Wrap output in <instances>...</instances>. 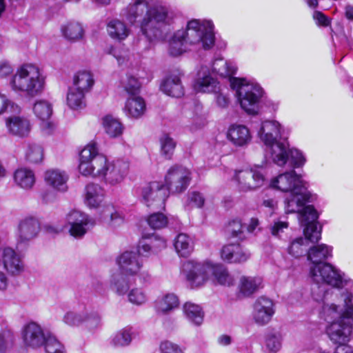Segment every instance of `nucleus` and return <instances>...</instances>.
<instances>
[{
  "mask_svg": "<svg viewBox=\"0 0 353 353\" xmlns=\"http://www.w3.org/2000/svg\"><path fill=\"white\" fill-rule=\"evenodd\" d=\"M121 15L134 25L139 19L140 32L150 42L165 39L179 12L159 0H132Z\"/></svg>",
  "mask_w": 353,
  "mask_h": 353,
  "instance_id": "1",
  "label": "nucleus"
},
{
  "mask_svg": "<svg viewBox=\"0 0 353 353\" xmlns=\"http://www.w3.org/2000/svg\"><path fill=\"white\" fill-rule=\"evenodd\" d=\"M343 296L342 305H323L321 316L329 323L325 332L330 340L337 345L336 353H353V347L347 345L353 329V295L347 292Z\"/></svg>",
  "mask_w": 353,
  "mask_h": 353,
  "instance_id": "2",
  "label": "nucleus"
},
{
  "mask_svg": "<svg viewBox=\"0 0 353 353\" xmlns=\"http://www.w3.org/2000/svg\"><path fill=\"white\" fill-rule=\"evenodd\" d=\"M214 24L211 20L191 19L185 29L175 31L168 39V52L172 57H178L188 51L189 46L195 49H211L215 42Z\"/></svg>",
  "mask_w": 353,
  "mask_h": 353,
  "instance_id": "3",
  "label": "nucleus"
},
{
  "mask_svg": "<svg viewBox=\"0 0 353 353\" xmlns=\"http://www.w3.org/2000/svg\"><path fill=\"white\" fill-rule=\"evenodd\" d=\"M212 69L220 77L229 78L230 86L236 91L237 100L245 112L253 115L259 112L265 92L258 83L245 78L233 77L237 70L236 65L223 58L214 61Z\"/></svg>",
  "mask_w": 353,
  "mask_h": 353,
  "instance_id": "4",
  "label": "nucleus"
},
{
  "mask_svg": "<svg viewBox=\"0 0 353 353\" xmlns=\"http://www.w3.org/2000/svg\"><path fill=\"white\" fill-rule=\"evenodd\" d=\"M316 199L315 194L308 191L305 185L299 190L290 192L284 200V209L287 214L297 213L301 225L304 227L303 233L312 241L321 237V226L317 220L319 214L312 205Z\"/></svg>",
  "mask_w": 353,
  "mask_h": 353,
  "instance_id": "5",
  "label": "nucleus"
},
{
  "mask_svg": "<svg viewBox=\"0 0 353 353\" xmlns=\"http://www.w3.org/2000/svg\"><path fill=\"white\" fill-rule=\"evenodd\" d=\"M309 277L314 283L312 288V299L323 305L330 304L329 301L333 296V290L327 286L341 289L352 283L344 272L330 263L309 268Z\"/></svg>",
  "mask_w": 353,
  "mask_h": 353,
  "instance_id": "6",
  "label": "nucleus"
},
{
  "mask_svg": "<svg viewBox=\"0 0 353 353\" xmlns=\"http://www.w3.org/2000/svg\"><path fill=\"white\" fill-rule=\"evenodd\" d=\"M182 271L190 282L192 288L202 285L213 274L219 283L224 285H233L234 279L222 266H213L209 263H200L188 261L183 263Z\"/></svg>",
  "mask_w": 353,
  "mask_h": 353,
  "instance_id": "7",
  "label": "nucleus"
},
{
  "mask_svg": "<svg viewBox=\"0 0 353 353\" xmlns=\"http://www.w3.org/2000/svg\"><path fill=\"white\" fill-rule=\"evenodd\" d=\"M9 85L14 92L34 97L43 92L45 79L37 66L24 64L10 78Z\"/></svg>",
  "mask_w": 353,
  "mask_h": 353,
  "instance_id": "8",
  "label": "nucleus"
},
{
  "mask_svg": "<svg viewBox=\"0 0 353 353\" xmlns=\"http://www.w3.org/2000/svg\"><path fill=\"white\" fill-rule=\"evenodd\" d=\"M104 162L105 156L99 152L96 143H91L80 152L79 170L83 176L98 177Z\"/></svg>",
  "mask_w": 353,
  "mask_h": 353,
  "instance_id": "9",
  "label": "nucleus"
},
{
  "mask_svg": "<svg viewBox=\"0 0 353 353\" xmlns=\"http://www.w3.org/2000/svg\"><path fill=\"white\" fill-rule=\"evenodd\" d=\"M234 179L239 191L256 190L263 185L265 171L263 165H254L250 169L235 171Z\"/></svg>",
  "mask_w": 353,
  "mask_h": 353,
  "instance_id": "10",
  "label": "nucleus"
},
{
  "mask_svg": "<svg viewBox=\"0 0 353 353\" xmlns=\"http://www.w3.org/2000/svg\"><path fill=\"white\" fill-rule=\"evenodd\" d=\"M190 175V171L182 165H175L170 168L164 179L168 194H179L186 190L191 180Z\"/></svg>",
  "mask_w": 353,
  "mask_h": 353,
  "instance_id": "11",
  "label": "nucleus"
},
{
  "mask_svg": "<svg viewBox=\"0 0 353 353\" xmlns=\"http://www.w3.org/2000/svg\"><path fill=\"white\" fill-rule=\"evenodd\" d=\"M94 221L84 212L74 210L66 215L65 227L69 233L75 238H81L88 230L93 227Z\"/></svg>",
  "mask_w": 353,
  "mask_h": 353,
  "instance_id": "12",
  "label": "nucleus"
},
{
  "mask_svg": "<svg viewBox=\"0 0 353 353\" xmlns=\"http://www.w3.org/2000/svg\"><path fill=\"white\" fill-rule=\"evenodd\" d=\"M306 183L301 175L294 170H290L279 174L270 181V187L283 192H291L304 188Z\"/></svg>",
  "mask_w": 353,
  "mask_h": 353,
  "instance_id": "13",
  "label": "nucleus"
},
{
  "mask_svg": "<svg viewBox=\"0 0 353 353\" xmlns=\"http://www.w3.org/2000/svg\"><path fill=\"white\" fill-rule=\"evenodd\" d=\"M129 165L122 160L108 162L105 157L104 165L99 171L98 177L103 178L107 183L115 185L121 183L127 174Z\"/></svg>",
  "mask_w": 353,
  "mask_h": 353,
  "instance_id": "14",
  "label": "nucleus"
},
{
  "mask_svg": "<svg viewBox=\"0 0 353 353\" xmlns=\"http://www.w3.org/2000/svg\"><path fill=\"white\" fill-rule=\"evenodd\" d=\"M63 321L70 326H79L85 323L87 326L93 328L100 324L101 316L97 312L90 311L88 307L85 306L82 310L77 312H66L63 317Z\"/></svg>",
  "mask_w": 353,
  "mask_h": 353,
  "instance_id": "15",
  "label": "nucleus"
},
{
  "mask_svg": "<svg viewBox=\"0 0 353 353\" xmlns=\"http://www.w3.org/2000/svg\"><path fill=\"white\" fill-rule=\"evenodd\" d=\"M41 230L39 220L34 216H26L21 219L17 229V246L28 245L36 238Z\"/></svg>",
  "mask_w": 353,
  "mask_h": 353,
  "instance_id": "16",
  "label": "nucleus"
},
{
  "mask_svg": "<svg viewBox=\"0 0 353 353\" xmlns=\"http://www.w3.org/2000/svg\"><path fill=\"white\" fill-rule=\"evenodd\" d=\"M142 198L147 206L154 205L157 208H164L165 201L168 196L164 185L153 181L143 188Z\"/></svg>",
  "mask_w": 353,
  "mask_h": 353,
  "instance_id": "17",
  "label": "nucleus"
},
{
  "mask_svg": "<svg viewBox=\"0 0 353 353\" xmlns=\"http://www.w3.org/2000/svg\"><path fill=\"white\" fill-rule=\"evenodd\" d=\"M194 88L197 92L217 93L220 91V84L217 79L212 77L208 66L201 65L194 81Z\"/></svg>",
  "mask_w": 353,
  "mask_h": 353,
  "instance_id": "18",
  "label": "nucleus"
},
{
  "mask_svg": "<svg viewBox=\"0 0 353 353\" xmlns=\"http://www.w3.org/2000/svg\"><path fill=\"white\" fill-rule=\"evenodd\" d=\"M1 261L5 270L12 276L20 274L24 270L21 256L14 249L5 247L1 250Z\"/></svg>",
  "mask_w": 353,
  "mask_h": 353,
  "instance_id": "19",
  "label": "nucleus"
},
{
  "mask_svg": "<svg viewBox=\"0 0 353 353\" xmlns=\"http://www.w3.org/2000/svg\"><path fill=\"white\" fill-rule=\"evenodd\" d=\"M139 254L137 251H126L121 254L117 259L121 273L128 276L137 274L142 267V262L139 260Z\"/></svg>",
  "mask_w": 353,
  "mask_h": 353,
  "instance_id": "20",
  "label": "nucleus"
},
{
  "mask_svg": "<svg viewBox=\"0 0 353 353\" xmlns=\"http://www.w3.org/2000/svg\"><path fill=\"white\" fill-rule=\"evenodd\" d=\"M274 304L271 299L261 296L254 305L253 318L256 323L260 325L267 324L274 314Z\"/></svg>",
  "mask_w": 353,
  "mask_h": 353,
  "instance_id": "21",
  "label": "nucleus"
},
{
  "mask_svg": "<svg viewBox=\"0 0 353 353\" xmlns=\"http://www.w3.org/2000/svg\"><path fill=\"white\" fill-rule=\"evenodd\" d=\"M268 158L278 166H284L289 160V144L286 141L278 140L265 145Z\"/></svg>",
  "mask_w": 353,
  "mask_h": 353,
  "instance_id": "22",
  "label": "nucleus"
},
{
  "mask_svg": "<svg viewBox=\"0 0 353 353\" xmlns=\"http://www.w3.org/2000/svg\"><path fill=\"white\" fill-rule=\"evenodd\" d=\"M8 133L19 138L28 137L31 131L30 121L23 117L12 116L6 119Z\"/></svg>",
  "mask_w": 353,
  "mask_h": 353,
  "instance_id": "23",
  "label": "nucleus"
},
{
  "mask_svg": "<svg viewBox=\"0 0 353 353\" xmlns=\"http://www.w3.org/2000/svg\"><path fill=\"white\" fill-rule=\"evenodd\" d=\"M221 259L230 263H241L248 260L250 253L239 243H231L223 247Z\"/></svg>",
  "mask_w": 353,
  "mask_h": 353,
  "instance_id": "24",
  "label": "nucleus"
},
{
  "mask_svg": "<svg viewBox=\"0 0 353 353\" xmlns=\"http://www.w3.org/2000/svg\"><path fill=\"white\" fill-rule=\"evenodd\" d=\"M281 130V126L278 121L266 120L261 123L258 134L261 141L267 145L279 140Z\"/></svg>",
  "mask_w": 353,
  "mask_h": 353,
  "instance_id": "25",
  "label": "nucleus"
},
{
  "mask_svg": "<svg viewBox=\"0 0 353 353\" xmlns=\"http://www.w3.org/2000/svg\"><path fill=\"white\" fill-rule=\"evenodd\" d=\"M22 334L24 343L33 348L43 345L46 338L41 326L34 322L26 325Z\"/></svg>",
  "mask_w": 353,
  "mask_h": 353,
  "instance_id": "26",
  "label": "nucleus"
},
{
  "mask_svg": "<svg viewBox=\"0 0 353 353\" xmlns=\"http://www.w3.org/2000/svg\"><path fill=\"white\" fill-rule=\"evenodd\" d=\"M332 247L326 244H319L310 247L307 252V260L310 261L309 268L319 263H328L327 260L332 257Z\"/></svg>",
  "mask_w": 353,
  "mask_h": 353,
  "instance_id": "27",
  "label": "nucleus"
},
{
  "mask_svg": "<svg viewBox=\"0 0 353 353\" xmlns=\"http://www.w3.org/2000/svg\"><path fill=\"white\" fill-rule=\"evenodd\" d=\"M181 74L178 72L166 77L161 84V90L168 96L181 97L184 94L183 87L181 81Z\"/></svg>",
  "mask_w": 353,
  "mask_h": 353,
  "instance_id": "28",
  "label": "nucleus"
},
{
  "mask_svg": "<svg viewBox=\"0 0 353 353\" xmlns=\"http://www.w3.org/2000/svg\"><path fill=\"white\" fill-rule=\"evenodd\" d=\"M33 111L36 117L42 121V129L50 133L53 125L49 121L52 114V104L46 100H39L35 102Z\"/></svg>",
  "mask_w": 353,
  "mask_h": 353,
  "instance_id": "29",
  "label": "nucleus"
},
{
  "mask_svg": "<svg viewBox=\"0 0 353 353\" xmlns=\"http://www.w3.org/2000/svg\"><path fill=\"white\" fill-rule=\"evenodd\" d=\"M228 139L236 146L243 147L247 145L252 139L249 129L243 125L233 124L230 126Z\"/></svg>",
  "mask_w": 353,
  "mask_h": 353,
  "instance_id": "30",
  "label": "nucleus"
},
{
  "mask_svg": "<svg viewBox=\"0 0 353 353\" xmlns=\"http://www.w3.org/2000/svg\"><path fill=\"white\" fill-rule=\"evenodd\" d=\"M166 247V241L164 239L152 236L149 238H143L138 244V251L141 256H148L151 254H155Z\"/></svg>",
  "mask_w": 353,
  "mask_h": 353,
  "instance_id": "31",
  "label": "nucleus"
},
{
  "mask_svg": "<svg viewBox=\"0 0 353 353\" xmlns=\"http://www.w3.org/2000/svg\"><path fill=\"white\" fill-rule=\"evenodd\" d=\"M44 179L46 183L54 189L65 192L68 189V175L65 172L59 170L52 169L45 172Z\"/></svg>",
  "mask_w": 353,
  "mask_h": 353,
  "instance_id": "32",
  "label": "nucleus"
},
{
  "mask_svg": "<svg viewBox=\"0 0 353 353\" xmlns=\"http://www.w3.org/2000/svg\"><path fill=\"white\" fill-rule=\"evenodd\" d=\"M105 191L98 184L89 183L85 188V203L90 208H98L104 199Z\"/></svg>",
  "mask_w": 353,
  "mask_h": 353,
  "instance_id": "33",
  "label": "nucleus"
},
{
  "mask_svg": "<svg viewBox=\"0 0 353 353\" xmlns=\"http://www.w3.org/2000/svg\"><path fill=\"white\" fill-rule=\"evenodd\" d=\"M179 305V299L174 294H167L155 301L154 309L158 314H168L177 308Z\"/></svg>",
  "mask_w": 353,
  "mask_h": 353,
  "instance_id": "34",
  "label": "nucleus"
},
{
  "mask_svg": "<svg viewBox=\"0 0 353 353\" xmlns=\"http://www.w3.org/2000/svg\"><path fill=\"white\" fill-rule=\"evenodd\" d=\"M146 110L145 103L140 97H131L125 102L124 111L128 117L139 119Z\"/></svg>",
  "mask_w": 353,
  "mask_h": 353,
  "instance_id": "35",
  "label": "nucleus"
},
{
  "mask_svg": "<svg viewBox=\"0 0 353 353\" xmlns=\"http://www.w3.org/2000/svg\"><path fill=\"white\" fill-rule=\"evenodd\" d=\"M109 36L119 41L125 39L130 34V29L126 24L119 19H112L107 25Z\"/></svg>",
  "mask_w": 353,
  "mask_h": 353,
  "instance_id": "36",
  "label": "nucleus"
},
{
  "mask_svg": "<svg viewBox=\"0 0 353 353\" xmlns=\"http://www.w3.org/2000/svg\"><path fill=\"white\" fill-rule=\"evenodd\" d=\"M261 285L262 279L260 277L243 276L239 284V292L244 296H249L256 292Z\"/></svg>",
  "mask_w": 353,
  "mask_h": 353,
  "instance_id": "37",
  "label": "nucleus"
},
{
  "mask_svg": "<svg viewBox=\"0 0 353 353\" xmlns=\"http://www.w3.org/2000/svg\"><path fill=\"white\" fill-rule=\"evenodd\" d=\"M183 310L186 319L190 323L196 326L202 324L204 312L199 305L191 302H186L183 305Z\"/></svg>",
  "mask_w": 353,
  "mask_h": 353,
  "instance_id": "38",
  "label": "nucleus"
},
{
  "mask_svg": "<svg viewBox=\"0 0 353 353\" xmlns=\"http://www.w3.org/2000/svg\"><path fill=\"white\" fill-rule=\"evenodd\" d=\"M94 82L93 76L90 72L87 70L79 71L74 76L72 87L87 93L93 86Z\"/></svg>",
  "mask_w": 353,
  "mask_h": 353,
  "instance_id": "39",
  "label": "nucleus"
},
{
  "mask_svg": "<svg viewBox=\"0 0 353 353\" xmlns=\"http://www.w3.org/2000/svg\"><path fill=\"white\" fill-rule=\"evenodd\" d=\"M15 183L21 188L31 189L35 183V176L32 170L28 168H19L14 172Z\"/></svg>",
  "mask_w": 353,
  "mask_h": 353,
  "instance_id": "40",
  "label": "nucleus"
},
{
  "mask_svg": "<svg viewBox=\"0 0 353 353\" xmlns=\"http://www.w3.org/2000/svg\"><path fill=\"white\" fill-rule=\"evenodd\" d=\"M103 127L105 133L111 138L120 137L124 130L121 122L112 115H106L103 118Z\"/></svg>",
  "mask_w": 353,
  "mask_h": 353,
  "instance_id": "41",
  "label": "nucleus"
},
{
  "mask_svg": "<svg viewBox=\"0 0 353 353\" xmlns=\"http://www.w3.org/2000/svg\"><path fill=\"white\" fill-rule=\"evenodd\" d=\"M174 246L180 256L188 257L193 251L192 239L185 234L181 233L175 238Z\"/></svg>",
  "mask_w": 353,
  "mask_h": 353,
  "instance_id": "42",
  "label": "nucleus"
},
{
  "mask_svg": "<svg viewBox=\"0 0 353 353\" xmlns=\"http://www.w3.org/2000/svg\"><path fill=\"white\" fill-rule=\"evenodd\" d=\"M86 93L73 87L68 89L66 101L70 109L81 110L85 106V95Z\"/></svg>",
  "mask_w": 353,
  "mask_h": 353,
  "instance_id": "43",
  "label": "nucleus"
},
{
  "mask_svg": "<svg viewBox=\"0 0 353 353\" xmlns=\"http://www.w3.org/2000/svg\"><path fill=\"white\" fill-rule=\"evenodd\" d=\"M305 237H299L293 240L288 247V253L295 257L298 258L303 256L307 250V243H317L318 241H312L304 234Z\"/></svg>",
  "mask_w": 353,
  "mask_h": 353,
  "instance_id": "44",
  "label": "nucleus"
},
{
  "mask_svg": "<svg viewBox=\"0 0 353 353\" xmlns=\"http://www.w3.org/2000/svg\"><path fill=\"white\" fill-rule=\"evenodd\" d=\"M111 285L116 290L118 294H125L130 288V278L121 272L114 274L111 278Z\"/></svg>",
  "mask_w": 353,
  "mask_h": 353,
  "instance_id": "45",
  "label": "nucleus"
},
{
  "mask_svg": "<svg viewBox=\"0 0 353 353\" xmlns=\"http://www.w3.org/2000/svg\"><path fill=\"white\" fill-rule=\"evenodd\" d=\"M160 152L166 159H170L175 150L176 143L168 134H163L159 138Z\"/></svg>",
  "mask_w": 353,
  "mask_h": 353,
  "instance_id": "46",
  "label": "nucleus"
},
{
  "mask_svg": "<svg viewBox=\"0 0 353 353\" xmlns=\"http://www.w3.org/2000/svg\"><path fill=\"white\" fill-rule=\"evenodd\" d=\"M62 32L66 39L76 41L83 37L84 30L81 23L70 21L62 28Z\"/></svg>",
  "mask_w": 353,
  "mask_h": 353,
  "instance_id": "47",
  "label": "nucleus"
},
{
  "mask_svg": "<svg viewBox=\"0 0 353 353\" xmlns=\"http://www.w3.org/2000/svg\"><path fill=\"white\" fill-rule=\"evenodd\" d=\"M283 337L280 332L271 330L266 334L265 346L272 353L280 350L282 346Z\"/></svg>",
  "mask_w": 353,
  "mask_h": 353,
  "instance_id": "48",
  "label": "nucleus"
},
{
  "mask_svg": "<svg viewBox=\"0 0 353 353\" xmlns=\"http://www.w3.org/2000/svg\"><path fill=\"white\" fill-rule=\"evenodd\" d=\"M26 160L32 163H38L42 161L43 150L41 145L36 143H28L26 150Z\"/></svg>",
  "mask_w": 353,
  "mask_h": 353,
  "instance_id": "49",
  "label": "nucleus"
},
{
  "mask_svg": "<svg viewBox=\"0 0 353 353\" xmlns=\"http://www.w3.org/2000/svg\"><path fill=\"white\" fill-rule=\"evenodd\" d=\"M121 85L123 90L132 97H137L141 88L139 79L131 74L126 75L125 79L121 81Z\"/></svg>",
  "mask_w": 353,
  "mask_h": 353,
  "instance_id": "50",
  "label": "nucleus"
},
{
  "mask_svg": "<svg viewBox=\"0 0 353 353\" xmlns=\"http://www.w3.org/2000/svg\"><path fill=\"white\" fill-rule=\"evenodd\" d=\"M132 328L125 327L119 331L112 339V343L115 346H125L132 341Z\"/></svg>",
  "mask_w": 353,
  "mask_h": 353,
  "instance_id": "51",
  "label": "nucleus"
},
{
  "mask_svg": "<svg viewBox=\"0 0 353 353\" xmlns=\"http://www.w3.org/2000/svg\"><path fill=\"white\" fill-rule=\"evenodd\" d=\"M44 342L46 353H65L63 345L54 336L48 335Z\"/></svg>",
  "mask_w": 353,
  "mask_h": 353,
  "instance_id": "52",
  "label": "nucleus"
},
{
  "mask_svg": "<svg viewBox=\"0 0 353 353\" xmlns=\"http://www.w3.org/2000/svg\"><path fill=\"white\" fill-rule=\"evenodd\" d=\"M245 226L242 224L240 220L235 219L229 223L228 232L232 237L243 240L245 238Z\"/></svg>",
  "mask_w": 353,
  "mask_h": 353,
  "instance_id": "53",
  "label": "nucleus"
},
{
  "mask_svg": "<svg viewBox=\"0 0 353 353\" xmlns=\"http://www.w3.org/2000/svg\"><path fill=\"white\" fill-rule=\"evenodd\" d=\"M12 341V334L6 328L4 320L0 319V353H5L9 343Z\"/></svg>",
  "mask_w": 353,
  "mask_h": 353,
  "instance_id": "54",
  "label": "nucleus"
},
{
  "mask_svg": "<svg viewBox=\"0 0 353 353\" xmlns=\"http://www.w3.org/2000/svg\"><path fill=\"white\" fill-rule=\"evenodd\" d=\"M288 156L289 157L288 162H289L290 165L294 168L303 166L306 161L305 157L302 152L296 148H290Z\"/></svg>",
  "mask_w": 353,
  "mask_h": 353,
  "instance_id": "55",
  "label": "nucleus"
},
{
  "mask_svg": "<svg viewBox=\"0 0 353 353\" xmlns=\"http://www.w3.org/2000/svg\"><path fill=\"white\" fill-rule=\"evenodd\" d=\"M147 221L152 228L156 230L164 228L168 223V219L163 214L157 212L152 214Z\"/></svg>",
  "mask_w": 353,
  "mask_h": 353,
  "instance_id": "56",
  "label": "nucleus"
},
{
  "mask_svg": "<svg viewBox=\"0 0 353 353\" xmlns=\"http://www.w3.org/2000/svg\"><path fill=\"white\" fill-rule=\"evenodd\" d=\"M128 299L133 304L141 305L146 301L147 297L141 289L134 288L129 292Z\"/></svg>",
  "mask_w": 353,
  "mask_h": 353,
  "instance_id": "57",
  "label": "nucleus"
},
{
  "mask_svg": "<svg viewBox=\"0 0 353 353\" xmlns=\"http://www.w3.org/2000/svg\"><path fill=\"white\" fill-rule=\"evenodd\" d=\"M159 350L161 353H184L179 345L169 341L161 342Z\"/></svg>",
  "mask_w": 353,
  "mask_h": 353,
  "instance_id": "58",
  "label": "nucleus"
},
{
  "mask_svg": "<svg viewBox=\"0 0 353 353\" xmlns=\"http://www.w3.org/2000/svg\"><path fill=\"white\" fill-rule=\"evenodd\" d=\"M106 211L108 212V216H110V225L112 227H117L121 225L123 223V216L121 214L117 211L113 212V208L112 207H107Z\"/></svg>",
  "mask_w": 353,
  "mask_h": 353,
  "instance_id": "59",
  "label": "nucleus"
},
{
  "mask_svg": "<svg viewBox=\"0 0 353 353\" xmlns=\"http://www.w3.org/2000/svg\"><path fill=\"white\" fill-rule=\"evenodd\" d=\"M288 222L277 220L275 221L274 223L270 226V230L273 236H280L281 233L283 232L284 229L288 228Z\"/></svg>",
  "mask_w": 353,
  "mask_h": 353,
  "instance_id": "60",
  "label": "nucleus"
},
{
  "mask_svg": "<svg viewBox=\"0 0 353 353\" xmlns=\"http://www.w3.org/2000/svg\"><path fill=\"white\" fill-rule=\"evenodd\" d=\"M188 200L197 208H201L204 205L205 198L203 195L199 192H192L188 194Z\"/></svg>",
  "mask_w": 353,
  "mask_h": 353,
  "instance_id": "61",
  "label": "nucleus"
},
{
  "mask_svg": "<svg viewBox=\"0 0 353 353\" xmlns=\"http://www.w3.org/2000/svg\"><path fill=\"white\" fill-rule=\"evenodd\" d=\"M313 18L319 26L326 27L330 24L328 18L320 11H314Z\"/></svg>",
  "mask_w": 353,
  "mask_h": 353,
  "instance_id": "62",
  "label": "nucleus"
},
{
  "mask_svg": "<svg viewBox=\"0 0 353 353\" xmlns=\"http://www.w3.org/2000/svg\"><path fill=\"white\" fill-rule=\"evenodd\" d=\"M262 205L268 208L270 212L272 214L277 209L278 201L274 198L264 199Z\"/></svg>",
  "mask_w": 353,
  "mask_h": 353,
  "instance_id": "63",
  "label": "nucleus"
},
{
  "mask_svg": "<svg viewBox=\"0 0 353 353\" xmlns=\"http://www.w3.org/2000/svg\"><path fill=\"white\" fill-rule=\"evenodd\" d=\"M216 94V102L217 105L221 108H227L230 102L229 98L222 93H219V92Z\"/></svg>",
  "mask_w": 353,
  "mask_h": 353,
  "instance_id": "64",
  "label": "nucleus"
}]
</instances>
